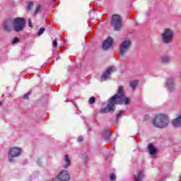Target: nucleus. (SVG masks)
<instances>
[{
    "label": "nucleus",
    "mask_w": 181,
    "mask_h": 181,
    "mask_svg": "<svg viewBox=\"0 0 181 181\" xmlns=\"http://www.w3.org/2000/svg\"><path fill=\"white\" fill-rule=\"evenodd\" d=\"M122 101L124 102L125 105H129L131 104L129 98H125L124 86H119L117 93L108 100V103L105 107L100 110V114H107V112L115 111V105L122 104Z\"/></svg>",
    "instance_id": "nucleus-1"
},
{
    "label": "nucleus",
    "mask_w": 181,
    "mask_h": 181,
    "mask_svg": "<svg viewBox=\"0 0 181 181\" xmlns=\"http://www.w3.org/2000/svg\"><path fill=\"white\" fill-rule=\"evenodd\" d=\"M153 124L156 128H166L169 125V117L165 114H158L153 119Z\"/></svg>",
    "instance_id": "nucleus-2"
},
{
    "label": "nucleus",
    "mask_w": 181,
    "mask_h": 181,
    "mask_svg": "<svg viewBox=\"0 0 181 181\" xmlns=\"http://www.w3.org/2000/svg\"><path fill=\"white\" fill-rule=\"evenodd\" d=\"M173 39H175V33L173 32V29L170 28H164L162 34H161V40L164 45H170L173 42Z\"/></svg>",
    "instance_id": "nucleus-3"
},
{
    "label": "nucleus",
    "mask_w": 181,
    "mask_h": 181,
    "mask_svg": "<svg viewBox=\"0 0 181 181\" xmlns=\"http://www.w3.org/2000/svg\"><path fill=\"white\" fill-rule=\"evenodd\" d=\"M26 25V20L22 17H17L13 20V29L14 32H23Z\"/></svg>",
    "instance_id": "nucleus-4"
},
{
    "label": "nucleus",
    "mask_w": 181,
    "mask_h": 181,
    "mask_svg": "<svg viewBox=\"0 0 181 181\" xmlns=\"http://www.w3.org/2000/svg\"><path fill=\"white\" fill-rule=\"evenodd\" d=\"M111 25L113 26L115 30H120L121 28H122V18L121 16L114 14L112 16Z\"/></svg>",
    "instance_id": "nucleus-5"
},
{
    "label": "nucleus",
    "mask_w": 181,
    "mask_h": 181,
    "mask_svg": "<svg viewBox=\"0 0 181 181\" xmlns=\"http://www.w3.org/2000/svg\"><path fill=\"white\" fill-rule=\"evenodd\" d=\"M131 47V41L130 40H124L120 45L119 52V54L120 56H124L125 53L128 52V49Z\"/></svg>",
    "instance_id": "nucleus-6"
},
{
    "label": "nucleus",
    "mask_w": 181,
    "mask_h": 181,
    "mask_svg": "<svg viewBox=\"0 0 181 181\" xmlns=\"http://www.w3.org/2000/svg\"><path fill=\"white\" fill-rule=\"evenodd\" d=\"M22 151L18 147H13L8 151V159L11 162H14V159L12 158H17L21 155Z\"/></svg>",
    "instance_id": "nucleus-7"
},
{
    "label": "nucleus",
    "mask_w": 181,
    "mask_h": 181,
    "mask_svg": "<svg viewBox=\"0 0 181 181\" xmlns=\"http://www.w3.org/2000/svg\"><path fill=\"white\" fill-rule=\"evenodd\" d=\"M58 181H69L70 180V174L69 171L64 170L57 176Z\"/></svg>",
    "instance_id": "nucleus-8"
},
{
    "label": "nucleus",
    "mask_w": 181,
    "mask_h": 181,
    "mask_svg": "<svg viewBox=\"0 0 181 181\" xmlns=\"http://www.w3.org/2000/svg\"><path fill=\"white\" fill-rule=\"evenodd\" d=\"M115 71V67L112 66L107 69L106 72L104 73L101 77L102 81L103 80H107V78H109L110 76H111L112 73H114Z\"/></svg>",
    "instance_id": "nucleus-9"
},
{
    "label": "nucleus",
    "mask_w": 181,
    "mask_h": 181,
    "mask_svg": "<svg viewBox=\"0 0 181 181\" xmlns=\"http://www.w3.org/2000/svg\"><path fill=\"white\" fill-rule=\"evenodd\" d=\"M112 42L113 40L111 37H107V39H106L103 44V48L105 49V50L110 49V47L112 46Z\"/></svg>",
    "instance_id": "nucleus-10"
},
{
    "label": "nucleus",
    "mask_w": 181,
    "mask_h": 181,
    "mask_svg": "<svg viewBox=\"0 0 181 181\" xmlns=\"http://www.w3.org/2000/svg\"><path fill=\"white\" fill-rule=\"evenodd\" d=\"M167 86L169 88V90H175L176 88V83H175V81H173V78H169L167 81Z\"/></svg>",
    "instance_id": "nucleus-11"
},
{
    "label": "nucleus",
    "mask_w": 181,
    "mask_h": 181,
    "mask_svg": "<svg viewBox=\"0 0 181 181\" xmlns=\"http://www.w3.org/2000/svg\"><path fill=\"white\" fill-rule=\"evenodd\" d=\"M173 125L175 128H180L181 127V115H180L177 118L173 120Z\"/></svg>",
    "instance_id": "nucleus-12"
},
{
    "label": "nucleus",
    "mask_w": 181,
    "mask_h": 181,
    "mask_svg": "<svg viewBox=\"0 0 181 181\" xmlns=\"http://www.w3.org/2000/svg\"><path fill=\"white\" fill-rule=\"evenodd\" d=\"M64 160L65 162V165H64V169H69L70 168V165H71V160H70V158L69 157V155L66 154L64 156Z\"/></svg>",
    "instance_id": "nucleus-13"
},
{
    "label": "nucleus",
    "mask_w": 181,
    "mask_h": 181,
    "mask_svg": "<svg viewBox=\"0 0 181 181\" xmlns=\"http://www.w3.org/2000/svg\"><path fill=\"white\" fill-rule=\"evenodd\" d=\"M161 64H168V63H170V57L168 55H163L160 58Z\"/></svg>",
    "instance_id": "nucleus-14"
},
{
    "label": "nucleus",
    "mask_w": 181,
    "mask_h": 181,
    "mask_svg": "<svg viewBox=\"0 0 181 181\" xmlns=\"http://www.w3.org/2000/svg\"><path fill=\"white\" fill-rule=\"evenodd\" d=\"M144 180V172L138 171V173L134 177V181H142Z\"/></svg>",
    "instance_id": "nucleus-15"
},
{
    "label": "nucleus",
    "mask_w": 181,
    "mask_h": 181,
    "mask_svg": "<svg viewBox=\"0 0 181 181\" xmlns=\"http://www.w3.org/2000/svg\"><path fill=\"white\" fill-rule=\"evenodd\" d=\"M4 29L6 32H11V30H12V27H11V21H5Z\"/></svg>",
    "instance_id": "nucleus-16"
},
{
    "label": "nucleus",
    "mask_w": 181,
    "mask_h": 181,
    "mask_svg": "<svg viewBox=\"0 0 181 181\" xmlns=\"http://www.w3.org/2000/svg\"><path fill=\"white\" fill-rule=\"evenodd\" d=\"M148 146L150 155H155V153H156V148L153 146V145L149 144Z\"/></svg>",
    "instance_id": "nucleus-17"
},
{
    "label": "nucleus",
    "mask_w": 181,
    "mask_h": 181,
    "mask_svg": "<svg viewBox=\"0 0 181 181\" xmlns=\"http://www.w3.org/2000/svg\"><path fill=\"white\" fill-rule=\"evenodd\" d=\"M110 135H111L110 129H107L103 131V136L105 139H110Z\"/></svg>",
    "instance_id": "nucleus-18"
},
{
    "label": "nucleus",
    "mask_w": 181,
    "mask_h": 181,
    "mask_svg": "<svg viewBox=\"0 0 181 181\" xmlns=\"http://www.w3.org/2000/svg\"><path fill=\"white\" fill-rule=\"evenodd\" d=\"M130 87H132V90H135L136 86H138V81H132L130 82Z\"/></svg>",
    "instance_id": "nucleus-19"
},
{
    "label": "nucleus",
    "mask_w": 181,
    "mask_h": 181,
    "mask_svg": "<svg viewBox=\"0 0 181 181\" xmlns=\"http://www.w3.org/2000/svg\"><path fill=\"white\" fill-rule=\"evenodd\" d=\"M32 8H33V3L32 1L29 2L27 6V11H31Z\"/></svg>",
    "instance_id": "nucleus-20"
},
{
    "label": "nucleus",
    "mask_w": 181,
    "mask_h": 181,
    "mask_svg": "<svg viewBox=\"0 0 181 181\" xmlns=\"http://www.w3.org/2000/svg\"><path fill=\"white\" fill-rule=\"evenodd\" d=\"M94 103H95V98H94L93 96L90 97L88 100V103L90 105L94 104Z\"/></svg>",
    "instance_id": "nucleus-21"
},
{
    "label": "nucleus",
    "mask_w": 181,
    "mask_h": 181,
    "mask_svg": "<svg viewBox=\"0 0 181 181\" xmlns=\"http://www.w3.org/2000/svg\"><path fill=\"white\" fill-rule=\"evenodd\" d=\"M40 9H42V6H40V4H39L38 6H37V7L35 8V15H37V13H39V12H40Z\"/></svg>",
    "instance_id": "nucleus-22"
},
{
    "label": "nucleus",
    "mask_w": 181,
    "mask_h": 181,
    "mask_svg": "<svg viewBox=\"0 0 181 181\" xmlns=\"http://www.w3.org/2000/svg\"><path fill=\"white\" fill-rule=\"evenodd\" d=\"M45 30H46L45 28H40L38 32V36H42V34L45 33Z\"/></svg>",
    "instance_id": "nucleus-23"
},
{
    "label": "nucleus",
    "mask_w": 181,
    "mask_h": 181,
    "mask_svg": "<svg viewBox=\"0 0 181 181\" xmlns=\"http://www.w3.org/2000/svg\"><path fill=\"white\" fill-rule=\"evenodd\" d=\"M32 92H28L27 94L23 95V99L24 100H28L29 99V95H30Z\"/></svg>",
    "instance_id": "nucleus-24"
},
{
    "label": "nucleus",
    "mask_w": 181,
    "mask_h": 181,
    "mask_svg": "<svg viewBox=\"0 0 181 181\" xmlns=\"http://www.w3.org/2000/svg\"><path fill=\"white\" fill-rule=\"evenodd\" d=\"M116 178H117V176H115V174H110V180H115Z\"/></svg>",
    "instance_id": "nucleus-25"
},
{
    "label": "nucleus",
    "mask_w": 181,
    "mask_h": 181,
    "mask_svg": "<svg viewBox=\"0 0 181 181\" xmlns=\"http://www.w3.org/2000/svg\"><path fill=\"white\" fill-rule=\"evenodd\" d=\"M18 42H19V38L16 37L13 39L12 43L15 45V43H18Z\"/></svg>",
    "instance_id": "nucleus-26"
},
{
    "label": "nucleus",
    "mask_w": 181,
    "mask_h": 181,
    "mask_svg": "<svg viewBox=\"0 0 181 181\" xmlns=\"http://www.w3.org/2000/svg\"><path fill=\"white\" fill-rule=\"evenodd\" d=\"M52 45L55 49H57V40H54L52 42Z\"/></svg>",
    "instance_id": "nucleus-27"
},
{
    "label": "nucleus",
    "mask_w": 181,
    "mask_h": 181,
    "mask_svg": "<svg viewBox=\"0 0 181 181\" xmlns=\"http://www.w3.org/2000/svg\"><path fill=\"white\" fill-rule=\"evenodd\" d=\"M87 158H88L87 153H83L82 155V158L83 159V160H87Z\"/></svg>",
    "instance_id": "nucleus-28"
},
{
    "label": "nucleus",
    "mask_w": 181,
    "mask_h": 181,
    "mask_svg": "<svg viewBox=\"0 0 181 181\" xmlns=\"http://www.w3.org/2000/svg\"><path fill=\"white\" fill-rule=\"evenodd\" d=\"M28 25L30 28H33V25H32V20L31 19H29L28 20Z\"/></svg>",
    "instance_id": "nucleus-29"
},
{
    "label": "nucleus",
    "mask_w": 181,
    "mask_h": 181,
    "mask_svg": "<svg viewBox=\"0 0 181 181\" xmlns=\"http://www.w3.org/2000/svg\"><path fill=\"white\" fill-rule=\"evenodd\" d=\"M78 142H83V137L78 136Z\"/></svg>",
    "instance_id": "nucleus-30"
},
{
    "label": "nucleus",
    "mask_w": 181,
    "mask_h": 181,
    "mask_svg": "<svg viewBox=\"0 0 181 181\" xmlns=\"http://www.w3.org/2000/svg\"><path fill=\"white\" fill-rule=\"evenodd\" d=\"M119 117H121V113H118V114L117 115V118H119Z\"/></svg>",
    "instance_id": "nucleus-31"
},
{
    "label": "nucleus",
    "mask_w": 181,
    "mask_h": 181,
    "mask_svg": "<svg viewBox=\"0 0 181 181\" xmlns=\"http://www.w3.org/2000/svg\"><path fill=\"white\" fill-rule=\"evenodd\" d=\"M1 105H2V102L0 101V107H1Z\"/></svg>",
    "instance_id": "nucleus-32"
},
{
    "label": "nucleus",
    "mask_w": 181,
    "mask_h": 181,
    "mask_svg": "<svg viewBox=\"0 0 181 181\" xmlns=\"http://www.w3.org/2000/svg\"><path fill=\"white\" fill-rule=\"evenodd\" d=\"M54 2H56V0H54Z\"/></svg>",
    "instance_id": "nucleus-33"
}]
</instances>
